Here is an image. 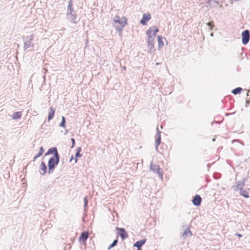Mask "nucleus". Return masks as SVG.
I'll return each instance as SVG.
<instances>
[{
  "mask_svg": "<svg viewBox=\"0 0 250 250\" xmlns=\"http://www.w3.org/2000/svg\"><path fill=\"white\" fill-rule=\"evenodd\" d=\"M66 18L72 23H77L78 22L76 17V12L74 10L73 4H71V1L70 2H68L66 13Z\"/></svg>",
  "mask_w": 250,
  "mask_h": 250,
  "instance_id": "nucleus-1",
  "label": "nucleus"
},
{
  "mask_svg": "<svg viewBox=\"0 0 250 250\" xmlns=\"http://www.w3.org/2000/svg\"><path fill=\"white\" fill-rule=\"evenodd\" d=\"M34 39V35L33 34L29 36L23 37L22 38L24 42L23 49L24 50L28 49V50H32L34 47V43L33 40Z\"/></svg>",
  "mask_w": 250,
  "mask_h": 250,
  "instance_id": "nucleus-2",
  "label": "nucleus"
},
{
  "mask_svg": "<svg viewBox=\"0 0 250 250\" xmlns=\"http://www.w3.org/2000/svg\"><path fill=\"white\" fill-rule=\"evenodd\" d=\"M60 162V157H51L49 159L48 162V173L51 174Z\"/></svg>",
  "mask_w": 250,
  "mask_h": 250,
  "instance_id": "nucleus-3",
  "label": "nucleus"
},
{
  "mask_svg": "<svg viewBox=\"0 0 250 250\" xmlns=\"http://www.w3.org/2000/svg\"><path fill=\"white\" fill-rule=\"evenodd\" d=\"M150 31H146V34L147 36V47L149 49V52L151 53L154 49V41L155 39L154 37H151V35H150Z\"/></svg>",
  "mask_w": 250,
  "mask_h": 250,
  "instance_id": "nucleus-4",
  "label": "nucleus"
},
{
  "mask_svg": "<svg viewBox=\"0 0 250 250\" xmlns=\"http://www.w3.org/2000/svg\"><path fill=\"white\" fill-rule=\"evenodd\" d=\"M150 168L154 173L158 174L160 179H162L163 178V172L161 171V168L159 166L157 165H153L152 162H151Z\"/></svg>",
  "mask_w": 250,
  "mask_h": 250,
  "instance_id": "nucleus-5",
  "label": "nucleus"
},
{
  "mask_svg": "<svg viewBox=\"0 0 250 250\" xmlns=\"http://www.w3.org/2000/svg\"><path fill=\"white\" fill-rule=\"evenodd\" d=\"M250 39V31L248 30H245L242 33V42L244 45L248 43Z\"/></svg>",
  "mask_w": 250,
  "mask_h": 250,
  "instance_id": "nucleus-6",
  "label": "nucleus"
},
{
  "mask_svg": "<svg viewBox=\"0 0 250 250\" xmlns=\"http://www.w3.org/2000/svg\"><path fill=\"white\" fill-rule=\"evenodd\" d=\"M247 180V178H243L242 181H238L236 182V185L235 186H232V188L234 190L237 191L238 190H241L243 188V187L245 185V183Z\"/></svg>",
  "mask_w": 250,
  "mask_h": 250,
  "instance_id": "nucleus-7",
  "label": "nucleus"
},
{
  "mask_svg": "<svg viewBox=\"0 0 250 250\" xmlns=\"http://www.w3.org/2000/svg\"><path fill=\"white\" fill-rule=\"evenodd\" d=\"M113 21L115 23H118L120 24V27L118 26L116 27L117 30H122L123 28L126 25V22L125 21V22L122 21L120 20V16L118 15H116L113 19Z\"/></svg>",
  "mask_w": 250,
  "mask_h": 250,
  "instance_id": "nucleus-8",
  "label": "nucleus"
},
{
  "mask_svg": "<svg viewBox=\"0 0 250 250\" xmlns=\"http://www.w3.org/2000/svg\"><path fill=\"white\" fill-rule=\"evenodd\" d=\"M161 132L159 130L158 127H157V133L155 135V149L157 152L158 151V146L161 141Z\"/></svg>",
  "mask_w": 250,
  "mask_h": 250,
  "instance_id": "nucleus-9",
  "label": "nucleus"
},
{
  "mask_svg": "<svg viewBox=\"0 0 250 250\" xmlns=\"http://www.w3.org/2000/svg\"><path fill=\"white\" fill-rule=\"evenodd\" d=\"M116 229L118 231V234L123 240L128 237V233L124 228L116 227Z\"/></svg>",
  "mask_w": 250,
  "mask_h": 250,
  "instance_id": "nucleus-10",
  "label": "nucleus"
},
{
  "mask_svg": "<svg viewBox=\"0 0 250 250\" xmlns=\"http://www.w3.org/2000/svg\"><path fill=\"white\" fill-rule=\"evenodd\" d=\"M202 198L199 195H195L192 199V203L196 207H199L201 205Z\"/></svg>",
  "mask_w": 250,
  "mask_h": 250,
  "instance_id": "nucleus-11",
  "label": "nucleus"
},
{
  "mask_svg": "<svg viewBox=\"0 0 250 250\" xmlns=\"http://www.w3.org/2000/svg\"><path fill=\"white\" fill-rule=\"evenodd\" d=\"M151 19V15L148 13L144 14L143 15V17L140 21V23L143 25H145L147 24V22L150 20Z\"/></svg>",
  "mask_w": 250,
  "mask_h": 250,
  "instance_id": "nucleus-12",
  "label": "nucleus"
},
{
  "mask_svg": "<svg viewBox=\"0 0 250 250\" xmlns=\"http://www.w3.org/2000/svg\"><path fill=\"white\" fill-rule=\"evenodd\" d=\"M150 31V35H151V37L155 38L156 33L159 32V29L156 26H153L146 31Z\"/></svg>",
  "mask_w": 250,
  "mask_h": 250,
  "instance_id": "nucleus-13",
  "label": "nucleus"
},
{
  "mask_svg": "<svg viewBox=\"0 0 250 250\" xmlns=\"http://www.w3.org/2000/svg\"><path fill=\"white\" fill-rule=\"evenodd\" d=\"M89 236V234L88 232L83 231L80 235L79 237V240L80 242H85L87 239H88Z\"/></svg>",
  "mask_w": 250,
  "mask_h": 250,
  "instance_id": "nucleus-14",
  "label": "nucleus"
},
{
  "mask_svg": "<svg viewBox=\"0 0 250 250\" xmlns=\"http://www.w3.org/2000/svg\"><path fill=\"white\" fill-rule=\"evenodd\" d=\"M146 241V239H143L141 240L137 241L133 244V246L137 248H141L145 244Z\"/></svg>",
  "mask_w": 250,
  "mask_h": 250,
  "instance_id": "nucleus-15",
  "label": "nucleus"
},
{
  "mask_svg": "<svg viewBox=\"0 0 250 250\" xmlns=\"http://www.w3.org/2000/svg\"><path fill=\"white\" fill-rule=\"evenodd\" d=\"M50 154H53V157H60L57 148L56 147H51L48 149Z\"/></svg>",
  "mask_w": 250,
  "mask_h": 250,
  "instance_id": "nucleus-16",
  "label": "nucleus"
},
{
  "mask_svg": "<svg viewBox=\"0 0 250 250\" xmlns=\"http://www.w3.org/2000/svg\"><path fill=\"white\" fill-rule=\"evenodd\" d=\"M55 112V110L52 107H51L49 109V113L48 116V121H49L52 120L54 116Z\"/></svg>",
  "mask_w": 250,
  "mask_h": 250,
  "instance_id": "nucleus-17",
  "label": "nucleus"
},
{
  "mask_svg": "<svg viewBox=\"0 0 250 250\" xmlns=\"http://www.w3.org/2000/svg\"><path fill=\"white\" fill-rule=\"evenodd\" d=\"M22 116V112L21 111H17L13 113L11 116L13 120H18L21 118Z\"/></svg>",
  "mask_w": 250,
  "mask_h": 250,
  "instance_id": "nucleus-18",
  "label": "nucleus"
},
{
  "mask_svg": "<svg viewBox=\"0 0 250 250\" xmlns=\"http://www.w3.org/2000/svg\"><path fill=\"white\" fill-rule=\"evenodd\" d=\"M40 168L43 171L42 173L41 172V174L44 175L47 172V167L44 162L41 163Z\"/></svg>",
  "mask_w": 250,
  "mask_h": 250,
  "instance_id": "nucleus-19",
  "label": "nucleus"
},
{
  "mask_svg": "<svg viewBox=\"0 0 250 250\" xmlns=\"http://www.w3.org/2000/svg\"><path fill=\"white\" fill-rule=\"evenodd\" d=\"M206 3L209 4L211 7H214L215 5L219 4L218 1L217 0H207Z\"/></svg>",
  "mask_w": 250,
  "mask_h": 250,
  "instance_id": "nucleus-20",
  "label": "nucleus"
},
{
  "mask_svg": "<svg viewBox=\"0 0 250 250\" xmlns=\"http://www.w3.org/2000/svg\"><path fill=\"white\" fill-rule=\"evenodd\" d=\"M44 149L42 146H41L40 148L39 151L34 157L33 161H34L37 158L41 156L44 152Z\"/></svg>",
  "mask_w": 250,
  "mask_h": 250,
  "instance_id": "nucleus-21",
  "label": "nucleus"
},
{
  "mask_svg": "<svg viewBox=\"0 0 250 250\" xmlns=\"http://www.w3.org/2000/svg\"><path fill=\"white\" fill-rule=\"evenodd\" d=\"M243 89L240 87H236L234 89H233L231 92L234 95H237L238 94H240L241 92L242 91Z\"/></svg>",
  "mask_w": 250,
  "mask_h": 250,
  "instance_id": "nucleus-22",
  "label": "nucleus"
},
{
  "mask_svg": "<svg viewBox=\"0 0 250 250\" xmlns=\"http://www.w3.org/2000/svg\"><path fill=\"white\" fill-rule=\"evenodd\" d=\"M240 194L246 198H248L249 197V193L243 188L240 190Z\"/></svg>",
  "mask_w": 250,
  "mask_h": 250,
  "instance_id": "nucleus-23",
  "label": "nucleus"
},
{
  "mask_svg": "<svg viewBox=\"0 0 250 250\" xmlns=\"http://www.w3.org/2000/svg\"><path fill=\"white\" fill-rule=\"evenodd\" d=\"M157 38L158 42V48H161L164 45V42L162 41V38L161 36H158Z\"/></svg>",
  "mask_w": 250,
  "mask_h": 250,
  "instance_id": "nucleus-24",
  "label": "nucleus"
},
{
  "mask_svg": "<svg viewBox=\"0 0 250 250\" xmlns=\"http://www.w3.org/2000/svg\"><path fill=\"white\" fill-rule=\"evenodd\" d=\"M189 233L190 235H191V232L190 231V229L188 228H187L184 231L182 234V236L184 238H186L188 236V234Z\"/></svg>",
  "mask_w": 250,
  "mask_h": 250,
  "instance_id": "nucleus-25",
  "label": "nucleus"
},
{
  "mask_svg": "<svg viewBox=\"0 0 250 250\" xmlns=\"http://www.w3.org/2000/svg\"><path fill=\"white\" fill-rule=\"evenodd\" d=\"M118 242V239H115L113 241V242L108 246L107 250H109L111 249L112 248L115 247L117 245Z\"/></svg>",
  "mask_w": 250,
  "mask_h": 250,
  "instance_id": "nucleus-26",
  "label": "nucleus"
},
{
  "mask_svg": "<svg viewBox=\"0 0 250 250\" xmlns=\"http://www.w3.org/2000/svg\"><path fill=\"white\" fill-rule=\"evenodd\" d=\"M65 124H66V119L64 116L62 117V121L59 125L60 127H65Z\"/></svg>",
  "mask_w": 250,
  "mask_h": 250,
  "instance_id": "nucleus-27",
  "label": "nucleus"
},
{
  "mask_svg": "<svg viewBox=\"0 0 250 250\" xmlns=\"http://www.w3.org/2000/svg\"><path fill=\"white\" fill-rule=\"evenodd\" d=\"M207 24L209 27L210 30H212L213 27H214V25L213 21L208 22L207 23Z\"/></svg>",
  "mask_w": 250,
  "mask_h": 250,
  "instance_id": "nucleus-28",
  "label": "nucleus"
},
{
  "mask_svg": "<svg viewBox=\"0 0 250 250\" xmlns=\"http://www.w3.org/2000/svg\"><path fill=\"white\" fill-rule=\"evenodd\" d=\"M82 156V154H81L80 153L76 152L75 154V163H76L78 162L77 158L81 157Z\"/></svg>",
  "mask_w": 250,
  "mask_h": 250,
  "instance_id": "nucleus-29",
  "label": "nucleus"
},
{
  "mask_svg": "<svg viewBox=\"0 0 250 250\" xmlns=\"http://www.w3.org/2000/svg\"><path fill=\"white\" fill-rule=\"evenodd\" d=\"M71 142H72V146H71V148H72L74 147L75 146V140L74 138H71Z\"/></svg>",
  "mask_w": 250,
  "mask_h": 250,
  "instance_id": "nucleus-30",
  "label": "nucleus"
},
{
  "mask_svg": "<svg viewBox=\"0 0 250 250\" xmlns=\"http://www.w3.org/2000/svg\"><path fill=\"white\" fill-rule=\"evenodd\" d=\"M81 151H82L81 147L79 146V147H77L76 152L80 153L81 152Z\"/></svg>",
  "mask_w": 250,
  "mask_h": 250,
  "instance_id": "nucleus-31",
  "label": "nucleus"
},
{
  "mask_svg": "<svg viewBox=\"0 0 250 250\" xmlns=\"http://www.w3.org/2000/svg\"><path fill=\"white\" fill-rule=\"evenodd\" d=\"M84 204H88V200L87 199V197H85L84 198Z\"/></svg>",
  "mask_w": 250,
  "mask_h": 250,
  "instance_id": "nucleus-32",
  "label": "nucleus"
},
{
  "mask_svg": "<svg viewBox=\"0 0 250 250\" xmlns=\"http://www.w3.org/2000/svg\"><path fill=\"white\" fill-rule=\"evenodd\" d=\"M249 104H250V101L247 100L246 102V106L248 107V106L249 105Z\"/></svg>",
  "mask_w": 250,
  "mask_h": 250,
  "instance_id": "nucleus-33",
  "label": "nucleus"
},
{
  "mask_svg": "<svg viewBox=\"0 0 250 250\" xmlns=\"http://www.w3.org/2000/svg\"><path fill=\"white\" fill-rule=\"evenodd\" d=\"M235 235L238 236L239 237H242V235L241 234L239 233H236L235 234Z\"/></svg>",
  "mask_w": 250,
  "mask_h": 250,
  "instance_id": "nucleus-34",
  "label": "nucleus"
},
{
  "mask_svg": "<svg viewBox=\"0 0 250 250\" xmlns=\"http://www.w3.org/2000/svg\"><path fill=\"white\" fill-rule=\"evenodd\" d=\"M50 152H49V151L48 149L47 151L45 153L44 155L47 156V155H50Z\"/></svg>",
  "mask_w": 250,
  "mask_h": 250,
  "instance_id": "nucleus-35",
  "label": "nucleus"
},
{
  "mask_svg": "<svg viewBox=\"0 0 250 250\" xmlns=\"http://www.w3.org/2000/svg\"><path fill=\"white\" fill-rule=\"evenodd\" d=\"M74 159L73 156L72 155L71 158L70 159V162H71Z\"/></svg>",
  "mask_w": 250,
  "mask_h": 250,
  "instance_id": "nucleus-36",
  "label": "nucleus"
},
{
  "mask_svg": "<svg viewBox=\"0 0 250 250\" xmlns=\"http://www.w3.org/2000/svg\"><path fill=\"white\" fill-rule=\"evenodd\" d=\"M88 204H84V208H85L87 206Z\"/></svg>",
  "mask_w": 250,
  "mask_h": 250,
  "instance_id": "nucleus-37",
  "label": "nucleus"
},
{
  "mask_svg": "<svg viewBox=\"0 0 250 250\" xmlns=\"http://www.w3.org/2000/svg\"><path fill=\"white\" fill-rule=\"evenodd\" d=\"M70 1L71 2V4H73V0H69V2H70Z\"/></svg>",
  "mask_w": 250,
  "mask_h": 250,
  "instance_id": "nucleus-38",
  "label": "nucleus"
},
{
  "mask_svg": "<svg viewBox=\"0 0 250 250\" xmlns=\"http://www.w3.org/2000/svg\"><path fill=\"white\" fill-rule=\"evenodd\" d=\"M67 132H68V130H66V131H65V133H64V134H65V135L67 134Z\"/></svg>",
  "mask_w": 250,
  "mask_h": 250,
  "instance_id": "nucleus-39",
  "label": "nucleus"
},
{
  "mask_svg": "<svg viewBox=\"0 0 250 250\" xmlns=\"http://www.w3.org/2000/svg\"><path fill=\"white\" fill-rule=\"evenodd\" d=\"M212 142H214L215 141V138H213L212 140Z\"/></svg>",
  "mask_w": 250,
  "mask_h": 250,
  "instance_id": "nucleus-40",
  "label": "nucleus"
},
{
  "mask_svg": "<svg viewBox=\"0 0 250 250\" xmlns=\"http://www.w3.org/2000/svg\"><path fill=\"white\" fill-rule=\"evenodd\" d=\"M249 92H250V90H248V92L247 94V96H248V95H249L248 93H249Z\"/></svg>",
  "mask_w": 250,
  "mask_h": 250,
  "instance_id": "nucleus-41",
  "label": "nucleus"
},
{
  "mask_svg": "<svg viewBox=\"0 0 250 250\" xmlns=\"http://www.w3.org/2000/svg\"><path fill=\"white\" fill-rule=\"evenodd\" d=\"M137 250H141V248H137Z\"/></svg>",
  "mask_w": 250,
  "mask_h": 250,
  "instance_id": "nucleus-42",
  "label": "nucleus"
},
{
  "mask_svg": "<svg viewBox=\"0 0 250 250\" xmlns=\"http://www.w3.org/2000/svg\"><path fill=\"white\" fill-rule=\"evenodd\" d=\"M123 69H124V70H125V69H126V68H125V67H123Z\"/></svg>",
  "mask_w": 250,
  "mask_h": 250,
  "instance_id": "nucleus-43",
  "label": "nucleus"
},
{
  "mask_svg": "<svg viewBox=\"0 0 250 250\" xmlns=\"http://www.w3.org/2000/svg\"><path fill=\"white\" fill-rule=\"evenodd\" d=\"M210 36H213V33H211L210 34Z\"/></svg>",
  "mask_w": 250,
  "mask_h": 250,
  "instance_id": "nucleus-44",
  "label": "nucleus"
}]
</instances>
